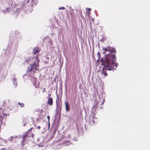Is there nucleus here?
<instances>
[{"label": "nucleus", "mask_w": 150, "mask_h": 150, "mask_svg": "<svg viewBox=\"0 0 150 150\" xmlns=\"http://www.w3.org/2000/svg\"><path fill=\"white\" fill-rule=\"evenodd\" d=\"M36 88H37L38 86V85L36 86H35Z\"/></svg>", "instance_id": "nucleus-23"}, {"label": "nucleus", "mask_w": 150, "mask_h": 150, "mask_svg": "<svg viewBox=\"0 0 150 150\" xmlns=\"http://www.w3.org/2000/svg\"><path fill=\"white\" fill-rule=\"evenodd\" d=\"M11 10V8L9 7L7 8L6 9V11L7 12H8L10 11Z\"/></svg>", "instance_id": "nucleus-15"}, {"label": "nucleus", "mask_w": 150, "mask_h": 150, "mask_svg": "<svg viewBox=\"0 0 150 150\" xmlns=\"http://www.w3.org/2000/svg\"><path fill=\"white\" fill-rule=\"evenodd\" d=\"M64 138L63 137H62V139H63Z\"/></svg>", "instance_id": "nucleus-26"}, {"label": "nucleus", "mask_w": 150, "mask_h": 150, "mask_svg": "<svg viewBox=\"0 0 150 150\" xmlns=\"http://www.w3.org/2000/svg\"><path fill=\"white\" fill-rule=\"evenodd\" d=\"M94 20V19H92V21H93H93Z\"/></svg>", "instance_id": "nucleus-25"}, {"label": "nucleus", "mask_w": 150, "mask_h": 150, "mask_svg": "<svg viewBox=\"0 0 150 150\" xmlns=\"http://www.w3.org/2000/svg\"><path fill=\"white\" fill-rule=\"evenodd\" d=\"M5 104V103H4V104Z\"/></svg>", "instance_id": "nucleus-28"}, {"label": "nucleus", "mask_w": 150, "mask_h": 150, "mask_svg": "<svg viewBox=\"0 0 150 150\" xmlns=\"http://www.w3.org/2000/svg\"><path fill=\"white\" fill-rule=\"evenodd\" d=\"M97 56L98 57V59H99L100 57V53L98 52L97 53Z\"/></svg>", "instance_id": "nucleus-16"}, {"label": "nucleus", "mask_w": 150, "mask_h": 150, "mask_svg": "<svg viewBox=\"0 0 150 150\" xmlns=\"http://www.w3.org/2000/svg\"><path fill=\"white\" fill-rule=\"evenodd\" d=\"M47 103L50 105H52L53 104V100L52 98H49L47 101Z\"/></svg>", "instance_id": "nucleus-10"}, {"label": "nucleus", "mask_w": 150, "mask_h": 150, "mask_svg": "<svg viewBox=\"0 0 150 150\" xmlns=\"http://www.w3.org/2000/svg\"><path fill=\"white\" fill-rule=\"evenodd\" d=\"M40 61V60L39 59L38 56L36 55L34 57L30 58V62H33V64H38V62Z\"/></svg>", "instance_id": "nucleus-3"}, {"label": "nucleus", "mask_w": 150, "mask_h": 150, "mask_svg": "<svg viewBox=\"0 0 150 150\" xmlns=\"http://www.w3.org/2000/svg\"><path fill=\"white\" fill-rule=\"evenodd\" d=\"M28 117H26L25 118H24L23 120V122L24 123V126H25L26 123V122L28 121L27 120H28Z\"/></svg>", "instance_id": "nucleus-11"}, {"label": "nucleus", "mask_w": 150, "mask_h": 150, "mask_svg": "<svg viewBox=\"0 0 150 150\" xmlns=\"http://www.w3.org/2000/svg\"><path fill=\"white\" fill-rule=\"evenodd\" d=\"M41 128V127L40 126H38L37 127V128L38 129H40Z\"/></svg>", "instance_id": "nucleus-19"}, {"label": "nucleus", "mask_w": 150, "mask_h": 150, "mask_svg": "<svg viewBox=\"0 0 150 150\" xmlns=\"http://www.w3.org/2000/svg\"><path fill=\"white\" fill-rule=\"evenodd\" d=\"M86 16H87L88 19H91V18H92V19H93L90 16V14H91L90 12L91 11V8H86Z\"/></svg>", "instance_id": "nucleus-4"}, {"label": "nucleus", "mask_w": 150, "mask_h": 150, "mask_svg": "<svg viewBox=\"0 0 150 150\" xmlns=\"http://www.w3.org/2000/svg\"><path fill=\"white\" fill-rule=\"evenodd\" d=\"M26 137L25 136V135L23 136V137L22 140V144H23V146L24 145V143L26 140Z\"/></svg>", "instance_id": "nucleus-12"}, {"label": "nucleus", "mask_w": 150, "mask_h": 150, "mask_svg": "<svg viewBox=\"0 0 150 150\" xmlns=\"http://www.w3.org/2000/svg\"><path fill=\"white\" fill-rule=\"evenodd\" d=\"M50 124H49V128L50 127Z\"/></svg>", "instance_id": "nucleus-27"}, {"label": "nucleus", "mask_w": 150, "mask_h": 150, "mask_svg": "<svg viewBox=\"0 0 150 150\" xmlns=\"http://www.w3.org/2000/svg\"><path fill=\"white\" fill-rule=\"evenodd\" d=\"M39 52V47H35L34 48L33 50V53L34 54H35Z\"/></svg>", "instance_id": "nucleus-9"}, {"label": "nucleus", "mask_w": 150, "mask_h": 150, "mask_svg": "<svg viewBox=\"0 0 150 150\" xmlns=\"http://www.w3.org/2000/svg\"><path fill=\"white\" fill-rule=\"evenodd\" d=\"M30 61V58H29L28 59H26L25 61L27 62H28Z\"/></svg>", "instance_id": "nucleus-18"}, {"label": "nucleus", "mask_w": 150, "mask_h": 150, "mask_svg": "<svg viewBox=\"0 0 150 150\" xmlns=\"http://www.w3.org/2000/svg\"><path fill=\"white\" fill-rule=\"evenodd\" d=\"M18 105L20 106V107H23L24 106V104L23 103H21L19 102L18 103Z\"/></svg>", "instance_id": "nucleus-13"}, {"label": "nucleus", "mask_w": 150, "mask_h": 150, "mask_svg": "<svg viewBox=\"0 0 150 150\" xmlns=\"http://www.w3.org/2000/svg\"><path fill=\"white\" fill-rule=\"evenodd\" d=\"M14 79L15 81H16V79H15V78H14Z\"/></svg>", "instance_id": "nucleus-24"}, {"label": "nucleus", "mask_w": 150, "mask_h": 150, "mask_svg": "<svg viewBox=\"0 0 150 150\" xmlns=\"http://www.w3.org/2000/svg\"><path fill=\"white\" fill-rule=\"evenodd\" d=\"M65 109L66 111L69 112L70 110V106L68 102L65 101Z\"/></svg>", "instance_id": "nucleus-7"}, {"label": "nucleus", "mask_w": 150, "mask_h": 150, "mask_svg": "<svg viewBox=\"0 0 150 150\" xmlns=\"http://www.w3.org/2000/svg\"><path fill=\"white\" fill-rule=\"evenodd\" d=\"M49 58L46 56H44L42 57V61L45 63H47L49 60Z\"/></svg>", "instance_id": "nucleus-8"}, {"label": "nucleus", "mask_w": 150, "mask_h": 150, "mask_svg": "<svg viewBox=\"0 0 150 150\" xmlns=\"http://www.w3.org/2000/svg\"><path fill=\"white\" fill-rule=\"evenodd\" d=\"M33 129V128H30L28 131H31V130Z\"/></svg>", "instance_id": "nucleus-22"}, {"label": "nucleus", "mask_w": 150, "mask_h": 150, "mask_svg": "<svg viewBox=\"0 0 150 150\" xmlns=\"http://www.w3.org/2000/svg\"><path fill=\"white\" fill-rule=\"evenodd\" d=\"M107 51H109L110 54L106 55L105 59L103 58L101 59V61L103 63L102 65L104 66L101 72L103 77L107 76V70L114 71L116 69V68L117 67L118 64L115 62L116 59L115 50L113 48L107 47L105 48L103 53H106Z\"/></svg>", "instance_id": "nucleus-1"}, {"label": "nucleus", "mask_w": 150, "mask_h": 150, "mask_svg": "<svg viewBox=\"0 0 150 150\" xmlns=\"http://www.w3.org/2000/svg\"><path fill=\"white\" fill-rule=\"evenodd\" d=\"M92 122H93V125H94V120H92Z\"/></svg>", "instance_id": "nucleus-21"}, {"label": "nucleus", "mask_w": 150, "mask_h": 150, "mask_svg": "<svg viewBox=\"0 0 150 150\" xmlns=\"http://www.w3.org/2000/svg\"><path fill=\"white\" fill-rule=\"evenodd\" d=\"M65 8L64 7H59L58 8L59 10H60L61 9H64Z\"/></svg>", "instance_id": "nucleus-17"}, {"label": "nucleus", "mask_w": 150, "mask_h": 150, "mask_svg": "<svg viewBox=\"0 0 150 150\" xmlns=\"http://www.w3.org/2000/svg\"><path fill=\"white\" fill-rule=\"evenodd\" d=\"M69 143H70V142H68Z\"/></svg>", "instance_id": "nucleus-29"}, {"label": "nucleus", "mask_w": 150, "mask_h": 150, "mask_svg": "<svg viewBox=\"0 0 150 150\" xmlns=\"http://www.w3.org/2000/svg\"><path fill=\"white\" fill-rule=\"evenodd\" d=\"M26 137L29 138L31 137H33V135L32 132L30 131H28L24 135Z\"/></svg>", "instance_id": "nucleus-6"}, {"label": "nucleus", "mask_w": 150, "mask_h": 150, "mask_svg": "<svg viewBox=\"0 0 150 150\" xmlns=\"http://www.w3.org/2000/svg\"><path fill=\"white\" fill-rule=\"evenodd\" d=\"M78 12L77 9L71 10L70 12V14L72 17L77 16Z\"/></svg>", "instance_id": "nucleus-5"}, {"label": "nucleus", "mask_w": 150, "mask_h": 150, "mask_svg": "<svg viewBox=\"0 0 150 150\" xmlns=\"http://www.w3.org/2000/svg\"><path fill=\"white\" fill-rule=\"evenodd\" d=\"M50 117V116L49 115H48V116H47V118L48 119V120H49Z\"/></svg>", "instance_id": "nucleus-20"}, {"label": "nucleus", "mask_w": 150, "mask_h": 150, "mask_svg": "<svg viewBox=\"0 0 150 150\" xmlns=\"http://www.w3.org/2000/svg\"><path fill=\"white\" fill-rule=\"evenodd\" d=\"M41 114L43 116H45L46 115L45 112L43 110H42L41 111Z\"/></svg>", "instance_id": "nucleus-14"}, {"label": "nucleus", "mask_w": 150, "mask_h": 150, "mask_svg": "<svg viewBox=\"0 0 150 150\" xmlns=\"http://www.w3.org/2000/svg\"><path fill=\"white\" fill-rule=\"evenodd\" d=\"M30 66V68H28L27 70L28 71H32L34 73H35L36 70H38L37 67L39 66V64H32Z\"/></svg>", "instance_id": "nucleus-2"}]
</instances>
